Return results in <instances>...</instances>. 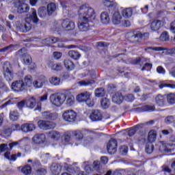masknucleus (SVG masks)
I'll list each match as a JSON object with an SVG mask.
<instances>
[{"label": "nucleus", "mask_w": 175, "mask_h": 175, "mask_svg": "<svg viewBox=\"0 0 175 175\" xmlns=\"http://www.w3.org/2000/svg\"><path fill=\"white\" fill-rule=\"evenodd\" d=\"M148 140L149 143H154L155 140H157V131L154 130H151L148 133Z\"/></svg>", "instance_id": "bb28decb"}, {"label": "nucleus", "mask_w": 175, "mask_h": 175, "mask_svg": "<svg viewBox=\"0 0 175 175\" xmlns=\"http://www.w3.org/2000/svg\"><path fill=\"white\" fill-rule=\"evenodd\" d=\"M62 117L67 122H75L77 118V113L73 109H67L63 112Z\"/></svg>", "instance_id": "0eeeda50"}, {"label": "nucleus", "mask_w": 175, "mask_h": 175, "mask_svg": "<svg viewBox=\"0 0 175 175\" xmlns=\"http://www.w3.org/2000/svg\"><path fill=\"white\" fill-rule=\"evenodd\" d=\"M125 99L127 100V102H133V100H135V96L133 94H130L126 96Z\"/></svg>", "instance_id": "338daca9"}, {"label": "nucleus", "mask_w": 175, "mask_h": 175, "mask_svg": "<svg viewBox=\"0 0 175 175\" xmlns=\"http://www.w3.org/2000/svg\"><path fill=\"white\" fill-rule=\"evenodd\" d=\"M24 83L25 85V87H27V85H28V87H30L31 85L32 84V76L31 75H27L25 77L24 79Z\"/></svg>", "instance_id": "c03bdc74"}, {"label": "nucleus", "mask_w": 175, "mask_h": 175, "mask_svg": "<svg viewBox=\"0 0 175 175\" xmlns=\"http://www.w3.org/2000/svg\"><path fill=\"white\" fill-rule=\"evenodd\" d=\"M0 151L1 152H4V151H6V152H8V151L9 150V147L8 146V144H2L0 145Z\"/></svg>", "instance_id": "13d9d810"}, {"label": "nucleus", "mask_w": 175, "mask_h": 175, "mask_svg": "<svg viewBox=\"0 0 175 175\" xmlns=\"http://www.w3.org/2000/svg\"><path fill=\"white\" fill-rule=\"evenodd\" d=\"M166 124H172V122H174V117L172 116H167L165 120Z\"/></svg>", "instance_id": "69168bd1"}, {"label": "nucleus", "mask_w": 175, "mask_h": 175, "mask_svg": "<svg viewBox=\"0 0 175 175\" xmlns=\"http://www.w3.org/2000/svg\"><path fill=\"white\" fill-rule=\"evenodd\" d=\"M152 68V64L150 63H145L141 70L143 72L144 70H150Z\"/></svg>", "instance_id": "6e6d98bb"}, {"label": "nucleus", "mask_w": 175, "mask_h": 175, "mask_svg": "<svg viewBox=\"0 0 175 175\" xmlns=\"http://www.w3.org/2000/svg\"><path fill=\"white\" fill-rule=\"evenodd\" d=\"M157 73H159L160 75H165V73H166L165 68H163V67H162L161 66H159L157 68Z\"/></svg>", "instance_id": "0e129e2a"}, {"label": "nucleus", "mask_w": 175, "mask_h": 175, "mask_svg": "<svg viewBox=\"0 0 175 175\" xmlns=\"http://www.w3.org/2000/svg\"><path fill=\"white\" fill-rule=\"evenodd\" d=\"M38 125L40 129H43L44 131L54 129L56 126V124L53 122H50L49 120H39L38 122Z\"/></svg>", "instance_id": "6e6552de"}, {"label": "nucleus", "mask_w": 175, "mask_h": 175, "mask_svg": "<svg viewBox=\"0 0 175 175\" xmlns=\"http://www.w3.org/2000/svg\"><path fill=\"white\" fill-rule=\"evenodd\" d=\"M33 143L36 144H42V143H44L46 140V135L44 134H36L32 139Z\"/></svg>", "instance_id": "dca6fc26"}, {"label": "nucleus", "mask_w": 175, "mask_h": 175, "mask_svg": "<svg viewBox=\"0 0 175 175\" xmlns=\"http://www.w3.org/2000/svg\"><path fill=\"white\" fill-rule=\"evenodd\" d=\"M25 106H27L26 100H21V102L17 103V107L19 110H23V108L25 107Z\"/></svg>", "instance_id": "5fc2aeb1"}, {"label": "nucleus", "mask_w": 175, "mask_h": 175, "mask_svg": "<svg viewBox=\"0 0 175 175\" xmlns=\"http://www.w3.org/2000/svg\"><path fill=\"white\" fill-rule=\"evenodd\" d=\"M102 3L103 6L110 8V6H113V5H114V0H103Z\"/></svg>", "instance_id": "49530a36"}, {"label": "nucleus", "mask_w": 175, "mask_h": 175, "mask_svg": "<svg viewBox=\"0 0 175 175\" xmlns=\"http://www.w3.org/2000/svg\"><path fill=\"white\" fill-rule=\"evenodd\" d=\"M47 174V170L46 168H38L36 170V175H46Z\"/></svg>", "instance_id": "8fccbe9b"}, {"label": "nucleus", "mask_w": 175, "mask_h": 175, "mask_svg": "<svg viewBox=\"0 0 175 175\" xmlns=\"http://www.w3.org/2000/svg\"><path fill=\"white\" fill-rule=\"evenodd\" d=\"M51 172L54 175H58L61 173V166L57 163H53L51 166Z\"/></svg>", "instance_id": "5701e85b"}, {"label": "nucleus", "mask_w": 175, "mask_h": 175, "mask_svg": "<svg viewBox=\"0 0 175 175\" xmlns=\"http://www.w3.org/2000/svg\"><path fill=\"white\" fill-rule=\"evenodd\" d=\"M11 88L16 92H21L25 90V83L23 81H15L12 83Z\"/></svg>", "instance_id": "1a4fd4ad"}, {"label": "nucleus", "mask_w": 175, "mask_h": 175, "mask_svg": "<svg viewBox=\"0 0 175 175\" xmlns=\"http://www.w3.org/2000/svg\"><path fill=\"white\" fill-rule=\"evenodd\" d=\"M167 100L170 105H174L175 103V94L171 93L167 95Z\"/></svg>", "instance_id": "37998d69"}, {"label": "nucleus", "mask_w": 175, "mask_h": 175, "mask_svg": "<svg viewBox=\"0 0 175 175\" xmlns=\"http://www.w3.org/2000/svg\"><path fill=\"white\" fill-rule=\"evenodd\" d=\"M160 89L162 88H172L173 90H174L175 88V85L174 84H172V83H161L159 85Z\"/></svg>", "instance_id": "3c124183"}, {"label": "nucleus", "mask_w": 175, "mask_h": 175, "mask_svg": "<svg viewBox=\"0 0 175 175\" xmlns=\"http://www.w3.org/2000/svg\"><path fill=\"white\" fill-rule=\"evenodd\" d=\"M36 129V126L33 123H25L21 125V131L25 133H28V132H33Z\"/></svg>", "instance_id": "ddd939ff"}, {"label": "nucleus", "mask_w": 175, "mask_h": 175, "mask_svg": "<svg viewBox=\"0 0 175 175\" xmlns=\"http://www.w3.org/2000/svg\"><path fill=\"white\" fill-rule=\"evenodd\" d=\"M112 23L115 25H118L122 23V16L118 11H115L112 15Z\"/></svg>", "instance_id": "2eb2a0df"}, {"label": "nucleus", "mask_w": 175, "mask_h": 175, "mask_svg": "<svg viewBox=\"0 0 175 175\" xmlns=\"http://www.w3.org/2000/svg\"><path fill=\"white\" fill-rule=\"evenodd\" d=\"M170 29L172 33H175V21L171 23Z\"/></svg>", "instance_id": "774afa93"}, {"label": "nucleus", "mask_w": 175, "mask_h": 175, "mask_svg": "<svg viewBox=\"0 0 175 175\" xmlns=\"http://www.w3.org/2000/svg\"><path fill=\"white\" fill-rule=\"evenodd\" d=\"M128 40L131 43H140L143 40V33L140 31L129 32L126 35Z\"/></svg>", "instance_id": "423d86ee"}, {"label": "nucleus", "mask_w": 175, "mask_h": 175, "mask_svg": "<svg viewBox=\"0 0 175 175\" xmlns=\"http://www.w3.org/2000/svg\"><path fill=\"white\" fill-rule=\"evenodd\" d=\"M92 93L90 92H83L77 96V100L78 102H85L88 107H93L95 105V101L94 99H91Z\"/></svg>", "instance_id": "7ed1b4c3"}, {"label": "nucleus", "mask_w": 175, "mask_h": 175, "mask_svg": "<svg viewBox=\"0 0 175 175\" xmlns=\"http://www.w3.org/2000/svg\"><path fill=\"white\" fill-rule=\"evenodd\" d=\"M58 115L56 113H53L49 111H44L42 113V118L44 120H57Z\"/></svg>", "instance_id": "412c9836"}, {"label": "nucleus", "mask_w": 175, "mask_h": 175, "mask_svg": "<svg viewBox=\"0 0 175 175\" xmlns=\"http://www.w3.org/2000/svg\"><path fill=\"white\" fill-rule=\"evenodd\" d=\"M26 106L29 109H33L36 106V99L33 96H29L26 99Z\"/></svg>", "instance_id": "6ab92c4d"}, {"label": "nucleus", "mask_w": 175, "mask_h": 175, "mask_svg": "<svg viewBox=\"0 0 175 175\" xmlns=\"http://www.w3.org/2000/svg\"><path fill=\"white\" fill-rule=\"evenodd\" d=\"M101 107L103 109H107L110 106V100L107 98H103L100 100Z\"/></svg>", "instance_id": "4c0bfd02"}, {"label": "nucleus", "mask_w": 175, "mask_h": 175, "mask_svg": "<svg viewBox=\"0 0 175 175\" xmlns=\"http://www.w3.org/2000/svg\"><path fill=\"white\" fill-rule=\"evenodd\" d=\"M133 13V12L132 11V8H126L122 12V14L125 18H129V17H131Z\"/></svg>", "instance_id": "c9c22d12"}, {"label": "nucleus", "mask_w": 175, "mask_h": 175, "mask_svg": "<svg viewBox=\"0 0 175 175\" xmlns=\"http://www.w3.org/2000/svg\"><path fill=\"white\" fill-rule=\"evenodd\" d=\"M50 68L52 70H55L58 72L59 70H62V64L58 63H50L49 64Z\"/></svg>", "instance_id": "f704fd0d"}, {"label": "nucleus", "mask_w": 175, "mask_h": 175, "mask_svg": "<svg viewBox=\"0 0 175 175\" xmlns=\"http://www.w3.org/2000/svg\"><path fill=\"white\" fill-rule=\"evenodd\" d=\"M120 152L123 154L125 155V154H126V152H128V146H122L120 148Z\"/></svg>", "instance_id": "e2e57ef3"}, {"label": "nucleus", "mask_w": 175, "mask_h": 175, "mask_svg": "<svg viewBox=\"0 0 175 175\" xmlns=\"http://www.w3.org/2000/svg\"><path fill=\"white\" fill-rule=\"evenodd\" d=\"M75 136L77 140H81V139L83 137V133H81V131H76Z\"/></svg>", "instance_id": "680f3d73"}, {"label": "nucleus", "mask_w": 175, "mask_h": 175, "mask_svg": "<svg viewBox=\"0 0 175 175\" xmlns=\"http://www.w3.org/2000/svg\"><path fill=\"white\" fill-rule=\"evenodd\" d=\"M122 100H124V97L120 92H116L112 96V101L113 103L121 105V103H122Z\"/></svg>", "instance_id": "a211bd4d"}, {"label": "nucleus", "mask_w": 175, "mask_h": 175, "mask_svg": "<svg viewBox=\"0 0 175 175\" xmlns=\"http://www.w3.org/2000/svg\"><path fill=\"white\" fill-rule=\"evenodd\" d=\"M68 55L70 58H72V59H79L80 57H81V55L77 51H69Z\"/></svg>", "instance_id": "c85d7f7f"}, {"label": "nucleus", "mask_w": 175, "mask_h": 175, "mask_svg": "<svg viewBox=\"0 0 175 175\" xmlns=\"http://www.w3.org/2000/svg\"><path fill=\"white\" fill-rule=\"evenodd\" d=\"M16 6L17 8V12L20 14L29 12V5L25 3L18 1L16 3Z\"/></svg>", "instance_id": "f8f14e48"}, {"label": "nucleus", "mask_w": 175, "mask_h": 175, "mask_svg": "<svg viewBox=\"0 0 175 175\" xmlns=\"http://www.w3.org/2000/svg\"><path fill=\"white\" fill-rule=\"evenodd\" d=\"M59 40V39L54 37L45 39V42H46V43H49V44H53V43H57V42H58Z\"/></svg>", "instance_id": "09e8293b"}, {"label": "nucleus", "mask_w": 175, "mask_h": 175, "mask_svg": "<svg viewBox=\"0 0 175 175\" xmlns=\"http://www.w3.org/2000/svg\"><path fill=\"white\" fill-rule=\"evenodd\" d=\"M92 143H94V139L89 137L84 140L83 144L84 146H89L90 144H92Z\"/></svg>", "instance_id": "052dcab7"}, {"label": "nucleus", "mask_w": 175, "mask_h": 175, "mask_svg": "<svg viewBox=\"0 0 175 175\" xmlns=\"http://www.w3.org/2000/svg\"><path fill=\"white\" fill-rule=\"evenodd\" d=\"M23 61L25 65H30L31 62H32V59L31 58V56L25 55L23 57Z\"/></svg>", "instance_id": "864d4df0"}, {"label": "nucleus", "mask_w": 175, "mask_h": 175, "mask_svg": "<svg viewBox=\"0 0 175 175\" xmlns=\"http://www.w3.org/2000/svg\"><path fill=\"white\" fill-rule=\"evenodd\" d=\"M29 19L36 24L39 23V18H38V14H36V10H35V8H31V14L29 16Z\"/></svg>", "instance_id": "cd10ccee"}, {"label": "nucleus", "mask_w": 175, "mask_h": 175, "mask_svg": "<svg viewBox=\"0 0 175 175\" xmlns=\"http://www.w3.org/2000/svg\"><path fill=\"white\" fill-rule=\"evenodd\" d=\"M160 40L162 42H167V40H169V34L167 32L164 31L161 33L160 36Z\"/></svg>", "instance_id": "de8ad7c7"}, {"label": "nucleus", "mask_w": 175, "mask_h": 175, "mask_svg": "<svg viewBox=\"0 0 175 175\" xmlns=\"http://www.w3.org/2000/svg\"><path fill=\"white\" fill-rule=\"evenodd\" d=\"M10 118L12 120V121H17V120H18V112L17 111H10Z\"/></svg>", "instance_id": "a19ab883"}, {"label": "nucleus", "mask_w": 175, "mask_h": 175, "mask_svg": "<svg viewBox=\"0 0 175 175\" xmlns=\"http://www.w3.org/2000/svg\"><path fill=\"white\" fill-rule=\"evenodd\" d=\"M4 157L6 159H8V161H16V159H17V157H21V152H18L17 154L10 155V151H7L4 154Z\"/></svg>", "instance_id": "4be33fe9"}, {"label": "nucleus", "mask_w": 175, "mask_h": 175, "mask_svg": "<svg viewBox=\"0 0 175 175\" xmlns=\"http://www.w3.org/2000/svg\"><path fill=\"white\" fill-rule=\"evenodd\" d=\"M64 66L69 70H73V69H75V64H73V62L69 59H66L64 60Z\"/></svg>", "instance_id": "7c9ffc66"}, {"label": "nucleus", "mask_w": 175, "mask_h": 175, "mask_svg": "<svg viewBox=\"0 0 175 175\" xmlns=\"http://www.w3.org/2000/svg\"><path fill=\"white\" fill-rule=\"evenodd\" d=\"M49 83L52 85H59L61 84V79L58 77H51L49 78Z\"/></svg>", "instance_id": "473e14b6"}, {"label": "nucleus", "mask_w": 175, "mask_h": 175, "mask_svg": "<svg viewBox=\"0 0 175 175\" xmlns=\"http://www.w3.org/2000/svg\"><path fill=\"white\" fill-rule=\"evenodd\" d=\"M90 118L92 120V121H102L103 116H102V113H100V111L96 109L92 111V112L90 113Z\"/></svg>", "instance_id": "4468645a"}, {"label": "nucleus", "mask_w": 175, "mask_h": 175, "mask_svg": "<svg viewBox=\"0 0 175 175\" xmlns=\"http://www.w3.org/2000/svg\"><path fill=\"white\" fill-rule=\"evenodd\" d=\"M148 50H153L154 51H163L165 49L161 46L148 47L145 49V51H147Z\"/></svg>", "instance_id": "603ef678"}, {"label": "nucleus", "mask_w": 175, "mask_h": 175, "mask_svg": "<svg viewBox=\"0 0 175 175\" xmlns=\"http://www.w3.org/2000/svg\"><path fill=\"white\" fill-rule=\"evenodd\" d=\"M94 95L96 98H102L106 95V91L103 88H96L94 90Z\"/></svg>", "instance_id": "a878e982"}, {"label": "nucleus", "mask_w": 175, "mask_h": 175, "mask_svg": "<svg viewBox=\"0 0 175 175\" xmlns=\"http://www.w3.org/2000/svg\"><path fill=\"white\" fill-rule=\"evenodd\" d=\"M66 100V94H52L50 96V102L56 107H60Z\"/></svg>", "instance_id": "20e7f679"}, {"label": "nucleus", "mask_w": 175, "mask_h": 175, "mask_svg": "<svg viewBox=\"0 0 175 175\" xmlns=\"http://www.w3.org/2000/svg\"><path fill=\"white\" fill-rule=\"evenodd\" d=\"M100 22L102 24H109V23H110V16L109 15V12H103L100 14Z\"/></svg>", "instance_id": "aec40b11"}, {"label": "nucleus", "mask_w": 175, "mask_h": 175, "mask_svg": "<svg viewBox=\"0 0 175 175\" xmlns=\"http://www.w3.org/2000/svg\"><path fill=\"white\" fill-rule=\"evenodd\" d=\"M94 83L95 82L93 80L85 79L79 81L77 84L79 87H91Z\"/></svg>", "instance_id": "393cba45"}, {"label": "nucleus", "mask_w": 175, "mask_h": 175, "mask_svg": "<svg viewBox=\"0 0 175 175\" xmlns=\"http://www.w3.org/2000/svg\"><path fill=\"white\" fill-rule=\"evenodd\" d=\"M117 140L114 139H111L107 145V152L110 154H116V152H117Z\"/></svg>", "instance_id": "9d476101"}, {"label": "nucleus", "mask_w": 175, "mask_h": 175, "mask_svg": "<svg viewBox=\"0 0 175 175\" xmlns=\"http://www.w3.org/2000/svg\"><path fill=\"white\" fill-rule=\"evenodd\" d=\"M66 106H73L75 105V96L72 94L66 96Z\"/></svg>", "instance_id": "72a5a7b5"}, {"label": "nucleus", "mask_w": 175, "mask_h": 175, "mask_svg": "<svg viewBox=\"0 0 175 175\" xmlns=\"http://www.w3.org/2000/svg\"><path fill=\"white\" fill-rule=\"evenodd\" d=\"M13 47V45H9L8 46H5L3 49H0V53H7V51H12V48Z\"/></svg>", "instance_id": "bf43d9fd"}, {"label": "nucleus", "mask_w": 175, "mask_h": 175, "mask_svg": "<svg viewBox=\"0 0 175 175\" xmlns=\"http://www.w3.org/2000/svg\"><path fill=\"white\" fill-rule=\"evenodd\" d=\"M32 28V25L29 23L26 22L25 23H21L20 22H17L16 23V29L19 32H23V33L25 32H28V31H31Z\"/></svg>", "instance_id": "9b49d317"}, {"label": "nucleus", "mask_w": 175, "mask_h": 175, "mask_svg": "<svg viewBox=\"0 0 175 175\" xmlns=\"http://www.w3.org/2000/svg\"><path fill=\"white\" fill-rule=\"evenodd\" d=\"M44 83H46V78L43 77L41 79H38V80L35 81L33 83V85L35 87V88H42Z\"/></svg>", "instance_id": "b1692460"}, {"label": "nucleus", "mask_w": 175, "mask_h": 175, "mask_svg": "<svg viewBox=\"0 0 175 175\" xmlns=\"http://www.w3.org/2000/svg\"><path fill=\"white\" fill-rule=\"evenodd\" d=\"M49 137H51V139H55V140H58L59 137H61V133L58 131H51L49 133Z\"/></svg>", "instance_id": "79ce46f5"}, {"label": "nucleus", "mask_w": 175, "mask_h": 175, "mask_svg": "<svg viewBox=\"0 0 175 175\" xmlns=\"http://www.w3.org/2000/svg\"><path fill=\"white\" fill-rule=\"evenodd\" d=\"M150 27L151 31H153V32L159 31L161 27H162V21L159 20H154L150 23Z\"/></svg>", "instance_id": "f3484780"}, {"label": "nucleus", "mask_w": 175, "mask_h": 175, "mask_svg": "<svg viewBox=\"0 0 175 175\" xmlns=\"http://www.w3.org/2000/svg\"><path fill=\"white\" fill-rule=\"evenodd\" d=\"M3 77L7 81H12L14 78V72H13V67L9 62H5L3 66Z\"/></svg>", "instance_id": "39448f33"}, {"label": "nucleus", "mask_w": 175, "mask_h": 175, "mask_svg": "<svg viewBox=\"0 0 175 175\" xmlns=\"http://www.w3.org/2000/svg\"><path fill=\"white\" fill-rule=\"evenodd\" d=\"M78 28L79 31H81V32L90 31V28H91L90 23H94L96 20L95 10L87 5H82L78 9Z\"/></svg>", "instance_id": "f257e3e1"}, {"label": "nucleus", "mask_w": 175, "mask_h": 175, "mask_svg": "<svg viewBox=\"0 0 175 175\" xmlns=\"http://www.w3.org/2000/svg\"><path fill=\"white\" fill-rule=\"evenodd\" d=\"M145 150L147 154H151V152L154 151V145L152 144V143L149 142L146 144Z\"/></svg>", "instance_id": "a18cd8bd"}, {"label": "nucleus", "mask_w": 175, "mask_h": 175, "mask_svg": "<svg viewBox=\"0 0 175 175\" xmlns=\"http://www.w3.org/2000/svg\"><path fill=\"white\" fill-rule=\"evenodd\" d=\"M57 10V5L54 3H50L47 5V12L49 16H51Z\"/></svg>", "instance_id": "c756f323"}, {"label": "nucleus", "mask_w": 175, "mask_h": 175, "mask_svg": "<svg viewBox=\"0 0 175 175\" xmlns=\"http://www.w3.org/2000/svg\"><path fill=\"white\" fill-rule=\"evenodd\" d=\"M76 28V24L70 19H62L57 22L55 25V31L61 32V31H73Z\"/></svg>", "instance_id": "f03ea898"}, {"label": "nucleus", "mask_w": 175, "mask_h": 175, "mask_svg": "<svg viewBox=\"0 0 175 175\" xmlns=\"http://www.w3.org/2000/svg\"><path fill=\"white\" fill-rule=\"evenodd\" d=\"M38 16L43 18V17H46V14H47V10L46 7H40L38 10Z\"/></svg>", "instance_id": "ea45409f"}, {"label": "nucleus", "mask_w": 175, "mask_h": 175, "mask_svg": "<svg viewBox=\"0 0 175 175\" xmlns=\"http://www.w3.org/2000/svg\"><path fill=\"white\" fill-rule=\"evenodd\" d=\"M0 88L1 90H3V91H5V92H8L9 91V87L2 81V80L0 79Z\"/></svg>", "instance_id": "4d7b16f0"}, {"label": "nucleus", "mask_w": 175, "mask_h": 175, "mask_svg": "<svg viewBox=\"0 0 175 175\" xmlns=\"http://www.w3.org/2000/svg\"><path fill=\"white\" fill-rule=\"evenodd\" d=\"M21 172L25 175L31 174L32 173V167L31 165H26L22 168Z\"/></svg>", "instance_id": "58836bf2"}, {"label": "nucleus", "mask_w": 175, "mask_h": 175, "mask_svg": "<svg viewBox=\"0 0 175 175\" xmlns=\"http://www.w3.org/2000/svg\"><path fill=\"white\" fill-rule=\"evenodd\" d=\"M145 62H150V59L144 57H141L135 59L134 61V64L135 65H137V64H139V65H143V64H144Z\"/></svg>", "instance_id": "e433bc0d"}, {"label": "nucleus", "mask_w": 175, "mask_h": 175, "mask_svg": "<svg viewBox=\"0 0 175 175\" xmlns=\"http://www.w3.org/2000/svg\"><path fill=\"white\" fill-rule=\"evenodd\" d=\"M165 99V96L159 94L155 98L156 103H157V105H159V106H164Z\"/></svg>", "instance_id": "2f4dec72"}]
</instances>
